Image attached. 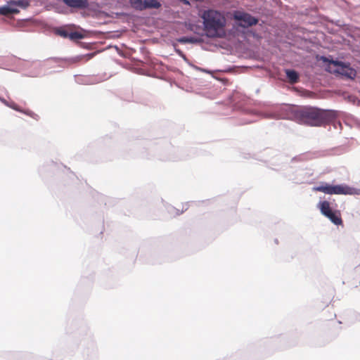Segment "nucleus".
<instances>
[{"label":"nucleus","instance_id":"11","mask_svg":"<svg viewBox=\"0 0 360 360\" xmlns=\"http://www.w3.org/2000/svg\"><path fill=\"white\" fill-rule=\"evenodd\" d=\"M177 41L181 44H186V43L194 44V43L199 41L198 39L196 37H183L178 39Z\"/></svg>","mask_w":360,"mask_h":360},{"label":"nucleus","instance_id":"12","mask_svg":"<svg viewBox=\"0 0 360 360\" xmlns=\"http://www.w3.org/2000/svg\"><path fill=\"white\" fill-rule=\"evenodd\" d=\"M11 4L14 7L20 6L22 8H26L29 6L30 4L27 0H18V1H11Z\"/></svg>","mask_w":360,"mask_h":360},{"label":"nucleus","instance_id":"8","mask_svg":"<svg viewBox=\"0 0 360 360\" xmlns=\"http://www.w3.org/2000/svg\"><path fill=\"white\" fill-rule=\"evenodd\" d=\"M68 6L76 8H84L88 6L87 0H63Z\"/></svg>","mask_w":360,"mask_h":360},{"label":"nucleus","instance_id":"3","mask_svg":"<svg viewBox=\"0 0 360 360\" xmlns=\"http://www.w3.org/2000/svg\"><path fill=\"white\" fill-rule=\"evenodd\" d=\"M314 191L323 192L329 195H360V189L349 187L347 185H330L323 184L314 187Z\"/></svg>","mask_w":360,"mask_h":360},{"label":"nucleus","instance_id":"2","mask_svg":"<svg viewBox=\"0 0 360 360\" xmlns=\"http://www.w3.org/2000/svg\"><path fill=\"white\" fill-rule=\"evenodd\" d=\"M201 18L207 36L212 38L225 36L226 18L221 13L209 9L203 11Z\"/></svg>","mask_w":360,"mask_h":360},{"label":"nucleus","instance_id":"14","mask_svg":"<svg viewBox=\"0 0 360 360\" xmlns=\"http://www.w3.org/2000/svg\"><path fill=\"white\" fill-rule=\"evenodd\" d=\"M68 38L72 40L80 39L83 38V35L79 32H69Z\"/></svg>","mask_w":360,"mask_h":360},{"label":"nucleus","instance_id":"13","mask_svg":"<svg viewBox=\"0 0 360 360\" xmlns=\"http://www.w3.org/2000/svg\"><path fill=\"white\" fill-rule=\"evenodd\" d=\"M55 33L63 38H68L69 32L64 27H59L56 29Z\"/></svg>","mask_w":360,"mask_h":360},{"label":"nucleus","instance_id":"6","mask_svg":"<svg viewBox=\"0 0 360 360\" xmlns=\"http://www.w3.org/2000/svg\"><path fill=\"white\" fill-rule=\"evenodd\" d=\"M129 2L134 8L139 11L159 8L161 6V4L157 0H129Z\"/></svg>","mask_w":360,"mask_h":360},{"label":"nucleus","instance_id":"1","mask_svg":"<svg viewBox=\"0 0 360 360\" xmlns=\"http://www.w3.org/2000/svg\"><path fill=\"white\" fill-rule=\"evenodd\" d=\"M295 120L312 127H319L330 120V112L317 108L303 107L294 112Z\"/></svg>","mask_w":360,"mask_h":360},{"label":"nucleus","instance_id":"9","mask_svg":"<svg viewBox=\"0 0 360 360\" xmlns=\"http://www.w3.org/2000/svg\"><path fill=\"white\" fill-rule=\"evenodd\" d=\"M18 13L19 10L16 7H14L13 5H11V1L8 3V5L0 7V15H2L7 16L10 14H15Z\"/></svg>","mask_w":360,"mask_h":360},{"label":"nucleus","instance_id":"5","mask_svg":"<svg viewBox=\"0 0 360 360\" xmlns=\"http://www.w3.org/2000/svg\"><path fill=\"white\" fill-rule=\"evenodd\" d=\"M233 18L238 22V25L243 27H248L256 25L258 22V20L252 17L250 14L236 11L233 14Z\"/></svg>","mask_w":360,"mask_h":360},{"label":"nucleus","instance_id":"10","mask_svg":"<svg viewBox=\"0 0 360 360\" xmlns=\"http://www.w3.org/2000/svg\"><path fill=\"white\" fill-rule=\"evenodd\" d=\"M285 75L288 82L292 84L297 83L299 80V75L295 70H285Z\"/></svg>","mask_w":360,"mask_h":360},{"label":"nucleus","instance_id":"7","mask_svg":"<svg viewBox=\"0 0 360 360\" xmlns=\"http://www.w3.org/2000/svg\"><path fill=\"white\" fill-rule=\"evenodd\" d=\"M332 63L336 67L335 72L338 74H340L349 79H354L356 77V71L354 68L344 64L342 62L332 61Z\"/></svg>","mask_w":360,"mask_h":360},{"label":"nucleus","instance_id":"15","mask_svg":"<svg viewBox=\"0 0 360 360\" xmlns=\"http://www.w3.org/2000/svg\"><path fill=\"white\" fill-rule=\"evenodd\" d=\"M11 108H13V110H16V111H19V112H23L22 110H20L19 108V107L15 104V103H13L11 105H9Z\"/></svg>","mask_w":360,"mask_h":360},{"label":"nucleus","instance_id":"4","mask_svg":"<svg viewBox=\"0 0 360 360\" xmlns=\"http://www.w3.org/2000/svg\"><path fill=\"white\" fill-rule=\"evenodd\" d=\"M318 207L319 208L321 214L328 218L335 225L342 226L343 224L340 211L332 210L328 201L324 200L320 202L318 205Z\"/></svg>","mask_w":360,"mask_h":360}]
</instances>
